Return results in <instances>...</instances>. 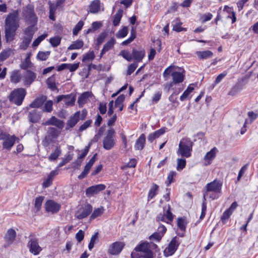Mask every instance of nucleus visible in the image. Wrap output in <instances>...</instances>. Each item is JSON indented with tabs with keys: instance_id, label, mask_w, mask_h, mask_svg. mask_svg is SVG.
Masks as SVG:
<instances>
[{
	"instance_id": "obj_29",
	"label": "nucleus",
	"mask_w": 258,
	"mask_h": 258,
	"mask_svg": "<svg viewBox=\"0 0 258 258\" xmlns=\"http://www.w3.org/2000/svg\"><path fill=\"white\" fill-rule=\"evenodd\" d=\"M173 78V83L178 84L183 81L184 79V75L179 72H173L171 74Z\"/></svg>"
},
{
	"instance_id": "obj_46",
	"label": "nucleus",
	"mask_w": 258,
	"mask_h": 258,
	"mask_svg": "<svg viewBox=\"0 0 258 258\" xmlns=\"http://www.w3.org/2000/svg\"><path fill=\"white\" fill-rule=\"evenodd\" d=\"M95 57L93 51H90L86 53L82 59L83 62H87L92 60Z\"/></svg>"
},
{
	"instance_id": "obj_36",
	"label": "nucleus",
	"mask_w": 258,
	"mask_h": 258,
	"mask_svg": "<svg viewBox=\"0 0 258 258\" xmlns=\"http://www.w3.org/2000/svg\"><path fill=\"white\" fill-rule=\"evenodd\" d=\"M13 53V50L11 48L3 50L0 53V62L7 59Z\"/></svg>"
},
{
	"instance_id": "obj_1",
	"label": "nucleus",
	"mask_w": 258,
	"mask_h": 258,
	"mask_svg": "<svg viewBox=\"0 0 258 258\" xmlns=\"http://www.w3.org/2000/svg\"><path fill=\"white\" fill-rule=\"evenodd\" d=\"M19 27V12L15 10L9 14L5 20V34L7 43L14 40L16 31Z\"/></svg>"
},
{
	"instance_id": "obj_16",
	"label": "nucleus",
	"mask_w": 258,
	"mask_h": 258,
	"mask_svg": "<svg viewBox=\"0 0 258 258\" xmlns=\"http://www.w3.org/2000/svg\"><path fill=\"white\" fill-rule=\"evenodd\" d=\"M92 211V207L90 204L85 205L80 209L76 214V217L79 219H82L87 217Z\"/></svg>"
},
{
	"instance_id": "obj_44",
	"label": "nucleus",
	"mask_w": 258,
	"mask_h": 258,
	"mask_svg": "<svg viewBox=\"0 0 258 258\" xmlns=\"http://www.w3.org/2000/svg\"><path fill=\"white\" fill-rule=\"evenodd\" d=\"M97 194V185H93L88 188L86 190V196L90 198Z\"/></svg>"
},
{
	"instance_id": "obj_34",
	"label": "nucleus",
	"mask_w": 258,
	"mask_h": 258,
	"mask_svg": "<svg viewBox=\"0 0 258 258\" xmlns=\"http://www.w3.org/2000/svg\"><path fill=\"white\" fill-rule=\"evenodd\" d=\"M123 11L121 9H119L114 15L113 19V25L114 26H117L119 25L121 19L122 17Z\"/></svg>"
},
{
	"instance_id": "obj_26",
	"label": "nucleus",
	"mask_w": 258,
	"mask_h": 258,
	"mask_svg": "<svg viewBox=\"0 0 258 258\" xmlns=\"http://www.w3.org/2000/svg\"><path fill=\"white\" fill-rule=\"evenodd\" d=\"M146 142V137L145 135L143 134H142L139 138L136 141L135 148L136 150H142L143 149Z\"/></svg>"
},
{
	"instance_id": "obj_50",
	"label": "nucleus",
	"mask_w": 258,
	"mask_h": 258,
	"mask_svg": "<svg viewBox=\"0 0 258 258\" xmlns=\"http://www.w3.org/2000/svg\"><path fill=\"white\" fill-rule=\"evenodd\" d=\"M138 65V63L135 61L133 63L130 64L128 67L126 75L129 76L131 75L132 73H133L134 72L136 69V68H137Z\"/></svg>"
},
{
	"instance_id": "obj_24",
	"label": "nucleus",
	"mask_w": 258,
	"mask_h": 258,
	"mask_svg": "<svg viewBox=\"0 0 258 258\" xmlns=\"http://www.w3.org/2000/svg\"><path fill=\"white\" fill-rule=\"evenodd\" d=\"M58 174V171L56 170H53L48 174L47 178L43 181L42 186L43 187L47 188L50 186L52 182L54 177Z\"/></svg>"
},
{
	"instance_id": "obj_32",
	"label": "nucleus",
	"mask_w": 258,
	"mask_h": 258,
	"mask_svg": "<svg viewBox=\"0 0 258 258\" xmlns=\"http://www.w3.org/2000/svg\"><path fill=\"white\" fill-rule=\"evenodd\" d=\"M187 222L185 217H178L177 219V226L178 228L184 232L186 230Z\"/></svg>"
},
{
	"instance_id": "obj_18",
	"label": "nucleus",
	"mask_w": 258,
	"mask_h": 258,
	"mask_svg": "<svg viewBox=\"0 0 258 258\" xmlns=\"http://www.w3.org/2000/svg\"><path fill=\"white\" fill-rule=\"evenodd\" d=\"M27 115L29 122L33 123L38 122L41 118V112L36 109L29 111Z\"/></svg>"
},
{
	"instance_id": "obj_54",
	"label": "nucleus",
	"mask_w": 258,
	"mask_h": 258,
	"mask_svg": "<svg viewBox=\"0 0 258 258\" xmlns=\"http://www.w3.org/2000/svg\"><path fill=\"white\" fill-rule=\"evenodd\" d=\"M163 237V234H160V232H156L153 233L149 237L150 240H155L158 242H159Z\"/></svg>"
},
{
	"instance_id": "obj_9",
	"label": "nucleus",
	"mask_w": 258,
	"mask_h": 258,
	"mask_svg": "<svg viewBox=\"0 0 258 258\" xmlns=\"http://www.w3.org/2000/svg\"><path fill=\"white\" fill-rule=\"evenodd\" d=\"M247 78L244 76L240 79H238L236 84L233 86L228 93L230 96H235L242 90L244 86L247 83Z\"/></svg>"
},
{
	"instance_id": "obj_22",
	"label": "nucleus",
	"mask_w": 258,
	"mask_h": 258,
	"mask_svg": "<svg viewBox=\"0 0 258 258\" xmlns=\"http://www.w3.org/2000/svg\"><path fill=\"white\" fill-rule=\"evenodd\" d=\"M47 97L42 95L36 98L30 105L29 107L31 108H39L41 107L46 101Z\"/></svg>"
},
{
	"instance_id": "obj_45",
	"label": "nucleus",
	"mask_w": 258,
	"mask_h": 258,
	"mask_svg": "<svg viewBox=\"0 0 258 258\" xmlns=\"http://www.w3.org/2000/svg\"><path fill=\"white\" fill-rule=\"evenodd\" d=\"M46 83L48 86V88L51 89L52 90H54L56 88L55 83V77L54 75L51 76L47 79Z\"/></svg>"
},
{
	"instance_id": "obj_30",
	"label": "nucleus",
	"mask_w": 258,
	"mask_h": 258,
	"mask_svg": "<svg viewBox=\"0 0 258 258\" xmlns=\"http://www.w3.org/2000/svg\"><path fill=\"white\" fill-rule=\"evenodd\" d=\"M218 151L216 147H214L209 152H208L204 157V160L206 161H208V164L211 163V161L213 160L216 157V153Z\"/></svg>"
},
{
	"instance_id": "obj_20",
	"label": "nucleus",
	"mask_w": 258,
	"mask_h": 258,
	"mask_svg": "<svg viewBox=\"0 0 258 258\" xmlns=\"http://www.w3.org/2000/svg\"><path fill=\"white\" fill-rule=\"evenodd\" d=\"M80 118V112H76L73 116H71L67 121L66 130H68L73 127L78 123Z\"/></svg>"
},
{
	"instance_id": "obj_51",
	"label": "nucleus",
	"mask_w": 258,
	"mask_h": 258,
	"mask_svg": "<svg viewBox=\"0 0 258 258\" xmlns=\"http://www.w3.org/2000/svg\"><path fill=\"white\" fill-rule=\"evenodd\" d=\"M186 165V160L185 159L179 158L177 159V170H180L183 169Z\"/></svg>"
},
{
	"instance_id": "obj_39",
	"label": "nucleus",
	"mask_w": 258,
	"mask_h": 258,
	"mask_svg": "<svg viewBox=\"0 0 258 258\" xmlns=\"http://www.w3.org/2000/svg\"><path fill=\"white\" fill-rule=\"evenodd\" d=\"M84 45L82 40H77L73 42V43L68 48V50L78 49L82 48Z\"/></svg>"
},
{
	"instance_id": "obj_3",
	"label": "nucleus",
	"mask_w": 258,
	"mask_h": 258,
	"mask_svg": "<svg viewBox=\"0 0 258 258\" xmlns=\"http://www.w3.org/2000/svg\"><path fill=\"white\" fill-rule=\"evenodd\" d=\"M222 184L220 180L215 179L206 184L205 190L209 194L210 199L215 200L219 198L222 192Z\"/></svg>"
},
{
	"instance_id": "obj_14",
	"label": "nucleus",
	"mask_w": 258,
	"mask_h": 258,
	"mask_svg": "<svg viewBox=\"0 0 258 258\" xmlns=\"http://www.w3.org/2000/svg\"><path fill=\"white\" fill-rule=\"evenodd\" d=\"M42 125L44 126L54 125L58 129L61 130L64 126V122L62 120L58 119L55 116H52L47 121L42 123Z\"/></svg>"
},
{
	"instance_id": "obj_2",
	"label": "nucleus",
	"mask_w": 258,
	"mask_h": 258,
	"mask_svg": "<svg viewBox=\"0 0 258 258\" xmlns=\"http://www.w3.org/2000/svg\"><path fill=\"white\" fill-rule=\"evenodd\" d=\"M145 54V50L142 47L133 48L132 53H130L129 51L124 50H121L119 53V55L122 56L127 61H131L134 59L135 60V62L137 63L143 60Z\"/></svg>"
},
{
	"instance_id": "obj_43",
	"label": "nucleus",
	"mask_w": 258,
	"mask_h": 258,
	"mask_svg": "<svg viewBox=\"0 0 258 258\" xmlns=\"http://www.w3.org/2000/svg\"><path fill=\"white\" fill-rule=\"evenodd\" d=\"M53 102L52 100L47 101L42 108V111L46 112H51L52 111Z\"/></svg>"
},
{
	"instance_id": "obj_42",
	"label": "nucleus",
	"mask_w": 258,
	"mask_h": 258,
	"mask_svg": "<svg viewBox=\"0 0 258 258\" xmlns=\"http://www.w3.org/2000/svg\"><path fill=\"white\" fill-rule=\"evenodd\" d=\"M128 34V27L124 26L121 29L119 30L116 34V37L118 38H124Z\"/></svg>"
},
{
	"instance_id": "obj_15",
	"label": "nucleus",
	"mask_w": 258,
	"mask_h": 258,
	"mask_svg": "<svg viewBox=\"0 0 258 258\" xmlns=\"http://www.w3.org/2000/svg\"><path fill=\"white\" fill-rule=\"evenodd\" d=\"M124 245V243L122 242H115L110 246L108 252L112 255L118 254L121 251Z\"/></svg>"
},
{
	"instance_id": "obj_64",
	"label": "nucleus",
	"mask_w": 258,
	"mask_h": 258,
	"mask_svg": "<svg viewBox=\"0 0 258 258\" xmlns=\"http://www.w3.org/2000/svg\"><path fill=\"white\" fill-rule=\"evenodd\" d=\"M97 156V153H95L93 157L89 160V161L87 163V164L85 166V168H86L87 169H89L90 170L92 167V166L93 165V164H94V162H95V159L96 158Z\"/></svg>"
},
{
	"instance_id": "obj_61",
	"label": "nucleus",
	"mask_w": 258,
	"mask_h": 258,
	"mask_svg": "<svg viewBox=\"0 0 258 258\" xmlns=\"http://www.w3.org/2000/svg\"><path fill=\"white\" fill-rule=\"evenodd\" d=\"M75 237L78 242H81L84 238V232L80 230L76 234Z\"/></svg>"
},
{
	"instance_id": "obj_57",
	"label": "nucleus",
	"mask_w": 258,
	"mask_h": 258,
	"mask_svg": "<svg viewBox=\"0 0 258 258\" xmlns=\"http://www.w3.org/2000/svg\"><path fill=\"white\" fill-rule=\"evenodd\" d=\"M43 199L44 198L43 197H39L35 199V207L37 209V210H39L41 208Z\"/></svg>"
},
{
	"instance_id": "obj_40",
	"label": "nucleus",
	"mask_w": 258,
	"mask_h": 258,
	"mask_svg": "<svg viewBox=\"0 0 258 258\" xmlns=\"http://www.w3.org/2000/svg\"><path fill=\"white\" fill-rule=\"evenodd\" d=\"M61 150L59 147H57L54 151L48 157L50 161L55 160L61 154Z\"/></svg>"
},
{
	"instance_id": "obj_12",
	"label": "nucleus",
	"mask_w": 258,
	"mask_h": 258,
	"mask_svg": "<svg viewBox=\"0 0 258 258\" xmlns=\"http://www.w3.org/2000/svg\"><path fill=\"white\" fill-rule=\"evenodd\" d=\"M63 101L67 106H73L76 101V96L73 94L59 95L56 97V102Z\"/></svg>"
},
{
	"instance_id": "obj_49",
	"label": "nucleus",
	"mask_w": 258,
	"mask_h": 258,
	"mask_svg": "<svg viewBox=\"0 0 258 258\" xmlns=\"http://www.w3.org/2000/svg\"><path fill=\"white\" fill-rule=\"evenodd\" d=\"M232 212L229 210H226L222 214L221 217V220L223 224L225 223L226 221L228 220L232 214Z\"/></svg>"
},
{
	"instance_id": "obj_25",
	"label": "nucleus",
	"mask_w": 258,
	"mask_h": 258,
	"mask_svg": "<svg viewBox=\"0 0 258 258\" xmlns=\"http://www.w3.org/2000/svg\"><path fill=\"white\" fill-rule=\"evenodd\" d=\"M115 43V39L114 38H111L107 43H106L104 45L103 49L100 53V57H101L107 51L112 49Z\"/></svg>"
},
{
	"instance_id": "obj_17",
	"label": "nucleus",
	"mask_w": 258,
	"mask_h": 258,
	"mask_svg": "<svg viewBox=\"0 0 258 258\" xmlns=\"http://www.w3.org/2000/svg\"><path fill=\"white\" fill-rule=\"evenodd\" d=\"M16 237V231L13 229H9L4 237L5 241L6 242L4 244V247H7L11 245L15 240Z\"/></svg>"
},
{
	"instance_id": "obj_7",
	"label": "nucleus",
	"mask_w": 258,
	"mask_h": 258,
	"mask_svg": "<svg viewBox=\"0 0 258 258\" xmlns=\"http://www.w3.org/2000/svg\"><path fill=\"white\" fill-rule=\"evenodd\" d=\"M60 134V131L55 127H50L48 128L47 135L42 141L43 145L47 147L50 143H53L54 140L57 139Z\"/></svg>"
},
{
	"instance_id": "obj_59",
	"label": "nucleus",
	"mask_w": 258,
	"mask_h": 258,
	"mask_svg": "<svg viewBox=\"0 0 258 258\" xmlns=\"http://www.w3.org/2000/svg\"><path fill=\"white\" fill-rule=\"evenodd\" d=\"M79 63L74 64L67 63V69H68L71 72L75 71L78 68Z\"/></svg>"
},
{
	"instance_id": "obj_11",
	"label": "nucleus",
	"mask_w": 258,
	"mask_h": 258,
	"mask_svg": "<svg viewBox=\"0 0 258 258\" xmlns=\"http://www.w3.org/2000/svg\"><path fill=\"white\" fill-rule=\"evenodd\" d=\"M179 245L176 236L174 237L169 243L168 246L164 251V255L168 256L172 255L177 249Z\"/></svg>"
},
{
	"instance_id": "obj_55",
	"label": "nucleus",
	"mask_w": 258,
	"mask_h": 258,
	"mask_svg": "<svg viewBox=\"0 0 258 258\" xmlns=\"http://www.w3.org/2000/svg\"><path fill=\"white\" fill-rule=\"evenodd\" d=\"M164 215L169 221L170 222L173 221L174 216L171 212V207L169 205H168V209Z\"/></svg>"
},
{
	"instance_id": "obj_4",
	"label": "nucleus",
	"mask_w": 258,
	"mask_h": 258,
	"mask_svg": "<svg viewBox=\"0 0 258 258\" xmlns=\"http://www.w3.org/2000/svg\"><path fill=\"white\" fill-rule=\"evenodd\" d=\"M193 142L189 139H182L179 144V148L177 153L182 157L188 158L191 156V151L193 146Z\"/></svg>"
},
{
	"instance_id": "obj_37",
	"label": "nucleus",
	"mask_w": 258,
	"mask_h": 258,
	"mask_svg": "<svg viewBox=\"0 0 258 258\" xmlns=\"http://www.w3.org/2000/svg\"><path fill=\"white\" fill-rule=\"evenodd\" d=\"M150 250L149 244L147 242H142L138 245H137L134 249L135 251L143 252H147L148 250Z\"/></svg>"
},
{
	"instance_id": "obj_35",
	"label": "nucleus",
	"mask_w": 258,
	"mask_h": 258,
	"mask_svg": "<svg viewBox=\"0 0 258 258\" xmlns=\"http://www.w3.org/2000/svg\"><path fill=\"white\" fill-rule=\"evenodd\" d=\"M91 96V93L89 92H85L82 93L79 97L78 103L80 106L83 105L87 102L88 99Z\"/></svg>"
},
{
	"instance_id": "obj_6",
	"label": "nucleus",
	"mask_w": 258,
	"mask_h": 258,
	"mask_svg": "<svg viewBox=\"0 0 258 258\" xmlns=\"http://www.w3.org/2000/svg\"><path fill=\"white\" fill-rule=\"evenodd\" d=\"M115 131L111 128L107 132L106 135L103 140V147L107 150H110L114 147L115 145V140L114 138Z\"/></svg>"
},
{
	"instance_id": "obj_8",
	"label": "nucleus",
	"mask_w": 258,
	"mask_h": 258,
	"mask_svg": "<svg viewBox=\"0 0 258 258\" xmlns=\"http://www.w3.org/2000/svg\"><path fill=\"white\" fill-rule=\"evenodd\" d=\"M34 31L32 26H29L25 29L24 31L25 36L23 38V41L20 45V48L22 49L25 50L29 46L33 38Z\"/></svg>"
},
{
	"instance_id": "obj_21",
	"label": "nucleus",
	"mask_w": 258,
	"mask_h": 258,
	"mask_svg": "<svg viewBox=\"0 0 258 258\" xmlns=\"http://www.w3.org/2000/svg\"><path fill=\"white\" fill-rule=\"evenodd\" d=\"M36 78V75L34 72L27 70L24 76V83L25 85L29 86Z\"/></svg>"
},
{
	"instance_id": "obj_28",
	"label": "nucleus",
	"mask_w": 258,
	"mask_h": 258,
	"mask_svg": "<svg viewBox=\"0 0 258 258\" xmlns=\"http://www.w3.org/2000/svg\"><path fill=\"white\" fill-rule=\"evenodd\" d=\"M165 132V128H161L153 133L150 134L148 137V140L151 143H152L154 140L159 138L161 135H163Z\"/></svg>"
},
{
	"instance_id": "obj_48",
	"label": "nucleus",
	"mask_w": 258,
	"mask_h": 258,
	"mask_svg": "<svg viewBox=\"0 0 258 258\" xmlns=\"http://www.w3.org/2000/svg\"><path fill=\"white\" fill-rule=\"evenodd\" d=\"M50 54L49 51L42 52L40 51L37 55V58L41 60H45Z\"/></svg>"
},
{
	"instance_id": "obj_13",
	"label": "nucleus",
	"mask_w": 258,
	"mask_h": 258,
	"mask_svg": "<svg viewBox=\"0 0 258 258\" xmlns=\"http://www.w3.org/2000/svg\"><path fill=\"white\" fill-rule=\"evenodd\" d=\"M28 247L29 248V251L34 255L38 254L42 250L41 247L39 245L37 239L32 238L29 241Z\"/></svg>"
},
{
	"instance_id": "obj_33",
	"label": "nucleus",
	"mask_w": 258,
	"mask_h": 258,
	"mask_svg": "<svg viewBox=\"0 0 258 258\" xmlns=\"http://www.w3.org/2000/svg\"><path fill=\"white\" fill-rule=\"evenodd\" d=\"M159 189V186L155 183H153L148 195V200L152 199L157 194V191Z\"/></svg>"
},
{
	"instance_id": "obj_63",
	"label": "nucleus",
	"mask_w": 258,
	"mask_h": 258,
	"mask_svg": "<svg viewBox=\"0 0 258 258\" xmlns=\"http://www.w3.org/2000/svg\"><path fill=\"white\" fill-rule=\"evenodd\" d=\"M89 12L92 13H97V0L93 1L90 5Z\"/></svg>"
},
{
	"instance_id": "obj_27",
	"label": "nucleus",
	"mask_w": 258,
	"mask_h": 258,
	"mask_svg": "<svg viewBox=\"0 0 258 258\" xmlns=\"http://www.w3.org/2000/svg\"><path fill=\"white\" fill-rule=\"evenodd\" d=\"M196 53L200 60L211 58L213 55L210 50L197 51Z\"/></svg>"
},
{
	"instance_id": "obj_38",
	"label": "nucleus",
	"mask_w": 258,
	"mask_h": 258,
	"mask_svg": "<svg viewBox=\"0 0 258 258\" xmlns=\"http://www.w3.org/2000/svg\"><path fill=\"white\" fill-rule=\"evenodd\" d=\"M48 5L49 9V18L52 21H54L55 20V13L58 7L55 5L54 4L51 3V2H48Z\"/></svg>"
},
{
	"instance_id": "obj_47",
	"label": "nucleus",
	"mask_w": 258,
	"mask_h": 258,
	"mask_svg": "<svg viewBox=\"0 0 258 258\" xmlns=\"http://www.w3.org/2000/svg\"><path fill=\"white\" fill-rule=\"evenodd\" d=\"M84 25L83 21H79L77 24L75 26L73 30V33L74 35H77L79 32L82 29Z\"/></svg>"
},
{
	"instance_id": "obj_58",
	"label": "nucleus",
	"mask_w": 258,
	"mask_h": 258,
	"mask_svg": "<svg viewBox=\"0 0 258 258\" xmlns=\"http://www.w3.org/2000/svg\"><path fill=\"white\" fill-rule=\"evenodd\" d=\"M46 36L47 34H42L41 36H39L36 39H35L33 41L32 45L33 46H38L41 42V41L44 39L46 37Z\"/></svg>"
},
{
	"instance_id": "obj_56",
	"label": "nucleus",
	"mask_w": 258,
	"mask_h": 258,
	"mask_svg": "<svg viewBox=\"0 0 258 258\" xmlns=\"http://www.w3.org/2000/svg\"><path fill=\"white\" fill-rule=\"evenodd\" d=\"M125 99V96L123 94L120 95L115 101V107H117L119 105L123 104L122 103Z\"/></svg>"
},
{
	"instance_id": "obj_10",
	"label": "nucleus",
	"mask_w": 258,
	"mask_h": 258,
	"mask_svg": "<svg viewBox=\"0 0 258 258\" xmlns=\"http://www.w3.org/2000/svg\"><path fill=\"white\" fill-rule=\"evenodd\" d=\"M22 14L27 20H31L33 23L36 22V17L34 13V6L31 4L28 5L23 10Z\"/></svg>"
},
{
	"instance_id": "obj_53",
	"label": "nucleus",
	"mask_w": 258,
	"mask_h": 258,
	"mask_svg": "<svg viewBox=\"0 0 258 258\" xmlns=\"http://www.w3.org/2000/svg\"><path fill=\"white\" fill-rule=\"evenodd\" d=\"M137 164V160L135 158H133L130 160L125 166L121 167L122 169H125L126 168H134L136 167Z\"/></svg>"
},
{
	"instance_id": "obj_41",
	"label": "nucleus",
	"mask_w": 258,
	"mask_h": 258,
	"mask_svg": "<svg viewBox=\"0 0 258 258\" xmlns=\"http://www.w3.org/2000/svg\"><path fill=\"white\" fill-rule=\"evenodd\" d=\"M194 90V87H191L190 85L188 86L187 87V88H186V89L183 92L182 94L181 95V96L180 97V100L181 101L185 100L187 98V97L188 96L189 94L191 92H192Z\"/></svg>"
},
{
	"instance_id": "obj_31",
	"label": "nucleus",
	"mask_w": 258,
	"mask_h": 258,
	"mask_svg": "<svg viewBox=\"0 0 258 258\" xmlns=\"http://www.w3.org/2000/svg\"><path fill=\"white\" fill-rule=\"evenodd\" d=\"M31 55V53L30 52L27 54L25 59L20 65L21 69L26 70L28 68H32L33 67V64L30 61Z\"/></svg>"
},
{
	"instance_id": "obj_19",
	"label": "nucleus",
	"mask_w": 258,
	"mask_h": 258,
	"mask_svg": "<svg viewBox=\"0 0 258 258\" xmlns=\"http://www.w3.org/2000/svg\"><path fill=\"white\" fill-rule=\"evenodd\" d=\"M60 205L52 200H49L45 204V209L51 214L57 213L60 209Z\"/></svg>"
},
{
	"instance_id": "obj_5",
	"label": "nucleus",
	"mask_w": 258,
	"mask_h": 258,
	"mask_svg": "<svg viewBox=\"0 0 258 258\" xmlns=\"http://www.w3.org/2000/svg\"><path fill=\"white\" fill-rule=\"evenodd\" d=\"M26 90L23 88H18L13 90L9 96L10 101L17 105H20L26 95Z\"/></svg>"
},
{
	"instance_id": "obj_23",
	"label": "nucleus",
	"mask_w": 258,
	"mask_h": 258,
	"mask_svg": "<svg viewBox=\"0 0 258 258\" xmlns=\"http://www.w3.org/2000/svg\"><path fill=\"white\" fill-rule=\"evenodd\" d=\"M17 138L14 135L12 136H9L6 139L4 140V142H3V148L4 149H6L8 150H10L11 148L14 145L16 140Z\"/></svg>"
},
{
	"instance_id": "obj_60",
	"label": "nucleus",
	"mask_w": 258,
	"mask_h": 258,
	"mask_svg": "<svg viewBox=\"0 0 258 258\" xmlns=\"http://www.w3.org/2000/svg\"><path fill=\"white\" fill-rule=\"evenodd\" d=\"M97 240V232L95 233L91 238L90 243L88 245L89 250H91L94 246V244Z\"/></svg>"
},
{
	"instance_id": "obj_52",
	"label": "nucleus",
	"mask_w": 258,
	"mask_h": 258,
	"mask_svg": "<svg viewBox=\"0 0 258 258\" xmlns=\"http://www.w3.org/2000/svg\"><path fill=\"white\" fill-rule=\"evenodd\" d=\"M61 38L59 36H55L50 39V43L53 47L57 46L60 43Z\"/></svg>"
},
{
	"instance_id": "obj_62",
	"label": "nucleus",
	"mask_w": 258,
	"mask_h": 258,
	"mask_svg": "<svg viewBox=\"0 0 258 258\" xmlns=\"http://www.w3.org/2000/svg\"><path fill=\"white\" fill-rule=\"evenodd\" d=\"M11 80L12 82L17 83L20 80V76L18 73L14 72L11 76Z\"/></svg>"
}]
</instances>
